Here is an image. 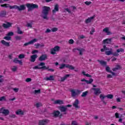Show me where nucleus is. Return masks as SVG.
Segmentation results:
<instances>
[{
	"instance_id": "f257e3e1",
	"label": "nucleus",
	"mask_w": 125,
	"mask_h": 125,
	"mask_svg": "<svg viewBox=\"0 0 125 125\" xmlns=\"http://www.w3.org/2000/svg\"><path fill=\"white\" fill-rule=\"evenodd\" d=\"M49 10H50V7L46 6H44L43 7L42 10V18H43V19L48 20L47 15H48Z\"/></svg>"
},
{
	"instance_id": "f03ea898",
	"label": "nucleus",
	"mask_w": 125,
	"mask_h": 125,
	"mask_svg": "<svg viewBox=\"0 0 125 125\" xmlns=\"http://www.w3.org/2000/svg\"><path fill=\"white\" fill-rule=\"evenodd\" d=\"M9 8L10 9H18L19 11H22V10H25L26 9V6L24 4L21 5L20 7L17 5H14L13 6L10 5Z\"/></svg>"
},
{
	"instance_id": "7ed1b4c3",
	"label": "nucleus",
	"mask_w": 125,
	"mask_h": 125,
	"mask_svg": "<svg viewBox=\"0 0 125 125\" xmlns=\"http://www.w3.org/2000/svg\"><path fill=\"white\" fill-rule=\"evenodd\" d=\"M26 7L28 8V11H31L33 9H36L39 8V5L38 4L33 3H26Z\"/></svg>"
},
{
	"instance_id": "20e7f679",
	"label": "nucleus",
	"mask_w": 125,
	"mask_h": 125,
	"mask_svg": "<svg viewBox=\"0 0 125 125\" xmlns=\"http://www.w3.org/2000/svg\"><path fill=\"white\" fill-rule=\"evenodd\" d=\"M64 68H68L69 70H75V67L73 66L72 65L68 64H61L59 67V69L61 70H62Z\"/></svg>"
},
{
	"instance_id": "39448f33",
	"label": "nucleus",
	"mask_w": 125,
	"mask_h": 125,
	"mask_svg": "<svg viewBox=\"0 0 125 125\" xmlns=\"http://www.w3.org/2000/svg\"><path fill=\"white\" fill-rule=\"evenodd\" d=\"M70 92H71L72 97H76V96L82 93V91L79 89H77L76 91L74 89H72Z\"/></svg>"
},
{
	"instance_id": "423d86ee",
	"label": "nucleus",
	"mask_w": 125,
	"mask_h": 125,
	"mask_svg": "<svg viewBox=\"0 0 125 125\" xmlns=\"http://www.w3.org/2000/svg\"><path fill=\"white\" fill-rule=\"evenodd\" d=\"M77 51H79L80 55H83V52H84V51H85V49H84V48H82L81 49L76 48H74L72 50V51L73 52H77Z\"/></svg>"
},
{
	"instance_id": "0eeeda50",
	"label": "nucleus",
	"mask_w": 125,
	"mask_h": 125,
	"mask_svg": "<svg viewBox=\"0 0 125 125\" xmlns=\"http://www.w3.org/2000/svg\"><path fill=\"white\" fill-rule=\"evenodd\" d=\"M2 27L4 29H8V28H11L12 27V23L9 22H7L6 23H3Z\"/></svg>"
},
{
	"instance_id": "6e6552de",
	"label": "nucleus",
	"mask_w": 125,
	"mask_h": 125,
	"mask_svg": "<svg viewBox=\"0 0 125 125\" xmlns=\"http://www.w3.org/2000/svg\"><path fill=\"white\" fill-rule=\"evenodd\" d=\"M59 11V5L58 4H56L54 6V9L52 10L53 14H55L56 12H58Z\"/></svg>"
},
{
	"instance_id": "1a4fd4ad",
	"label": "nucleus",
	"mask_w": 125,
	"mask_h": 125,
	"mask_svg": "<svg viewBox=\"0 0 125 125\" xmlns=\"http://www.w3.org/2000/svg\"><path fill=\"white\" fill-rule=\"evenodd\" d=\"M37 42V39H34L29 41V42H25L23 44V46H27L28 45H30V44H33V43H34V42Z\"/></svg>"
},
{
	"instance_id": "9d476101",
	"label": "nucleus",
	"mask_w": 125,
	"mask_h": 125,
	"mask_svg": "<svg viewBox=\"0 0 125 125\" xmlns=\"http://www.w3.org/2000/svg\"><path fill=\"white\" fill-rule=\"evenodd\" d=\"M48 66L46 67V66H43L42 67H38V66H34L33 69L34 70H44V69H48Z\"/></svg>"
},
{
	"instance_id": "9b49d317",
	"label": "nucleus",
	"mask_w": 125,
	"mask_h": 125,
	"mask_svg": "<svg viewBox=\"0 0 125 125\" xmlns=\"http://www.w3.org/2000/svg\"><path fill=\"white\" fill-rule=\"evenodd\" d=\"M47 59V55L42 54L39 58V61H44Z\"/></svg>"
},
{
	"instance_id": "f8f14e48",
	"label": "nucleus",
	"mask_w": 125,
	"mask_h": 125,
	"mask_svg": "<svg viewBox=\"0 0 125 125\" xmlns=\"http://www.w3.org/2000/svg\"><path fill=\"white\" fill-rule=\"evenodd\" d=\"M38 58V55L34 54L30 56V62L34 63L36 61V60Z\"/></svg>"
},
{
	"instance_id": "ddd939ff",
	"label": "nucleus",
	"mask_w": 125,
	"mask_h": 125,
	"mask_svg": "<svg viewBox=\"0 0 125 125\" xmlns=\"http://www.w3.org/2000/svg\"><path fill=\"white\" fill-rule=\"evenodd\" d=\"M53 117H54V118H58V117L61 115L60 112L58 110H55L53 113Z\"/></svg>"
},
{
	"instance_id": "4468645a",
	"label": "nucleus",
	"mask_w": 125,
	"mask_h": 125,
	"mask_svg": "<svg viewBox=\"0 0 125 125\" xmlns=\"http://www.w3.org/2000/svg\"><path fill=\"white\" fill-rule=\"evenodd\" d=\"M79 100H75V101L73 104V106L75 107V108H76V109H79V108H80V106H79Z\"/></svg>"
},
{
	"instance_id": "2eb2a0df",
	"label": "nucleus",
	"mask_w": 125,
	"mask_h": 125,
	"mask_svg": "<svg viewBox=\"0 0 125 125\" xmlns=\"http://www.w3.org/2000/svg\"><path fill=\"white\" fill-rule=\"evenodd\" d=\"M81 82H85V83L87 84H90V83H92V82H93V79L92 78H90L89 81L88 80H86L84 79H81Z\"/></svg>"
},
{
	"instance_id": "dca6fc26",
	"label": "nucleus",
	"mask_w": 125,
	"mask_h": 125,
	"mask_svg": "<svg viewBox=\"0 0 125 125\" xmlns=\"http://www.w3.org/2000/svg\"><path fill=\"white\" fill-rule=\"evenodd\" d=\"M94 18H95V16H93L92 17L88 18L85 21V24H88V23H90V22H91V20H93Z\"/></svg>"
},
{
	"instance_id": "f3484780",
	"label": "nucleus",
	"mask_w": 125,
	"mask_h": 125,
	"mask_svg": "<svg viewBox=\"0 0 125 125\" xmlns=\"http://www.w3.org/2000/svg\"><path fill=\"white\" fill-rule=\"evenodd\" d=\"M93 90H94V94L95 95H97V94H100V93H101V91H100V88H93Z\"/></svg>"
},
{
	"instance_id": "a211bd4d",
	"label": "nucleus",
	"mask_w": 125,
	"mask_h": 125,
	"mask_svg": "<svg viewBox=\"0 0 125 125\" xmlns=\"http://www.w3.org/2000/svg\"><path fill=\"white\" fill-rule=\"evenodd\" d=\"M112 42L111 39H106L105 40H104L103 41V43L104 44H108V43H111V42Z\"/></svg>"
},
{
	"instance_id": "6ab92c4d",
	"label": "nucleus",
	"mask_w": 125,
	"mask_h": 125,
	"mask_svg": "<svg viewBox=\"0 0 125 125\" xmlns=\"http://www.w3.org/2000/svg\"><path fill=\"white\" fill-rule=\"evenodd\" d=\"M48 122V120H40L39 121V125H46V124H47Z\"/></svg>"
},
{
	"instance_id": "aec40b11",
	"label": "nucleus",
	"mask_w": 125,
	"mask_h": 125,
	"mask_svg": "<svg viewBox=\"0 0 125 125\" xmlns=\"http://www.w3.org/2000/svg\"><path fill=\"white\" fill-rule=\"evenodd\" d=\"M54 104H59V105H62L64 104V102L61 100H57L54 101Z\"/></svg>"
},
{
	"instance_id": "412c9836",
	"label": "nucleus",
	"mask_w": 125,
	"mask_h": 125,
	"mask_svg": "<svg viewBox=\"0 0 125 125\" xmlns=\"http://www.w3.org/2000/svg\"><path fill=\"white\" fill-rule=\"evenodd\" d=\"M106 96H104V94H102L100 95V99L102 100V101H103V103H104V104H105V105H106V102H105V101H104V99H105V98H106Z\"/></svg>"
},
{
	"instance_id": "4be33fe9",
	"label": "nucleus",
	"mask_w": 125,
	"mask_h": 125,
	"mask_svg": "<svg viewBox=\"0 0 125 125\" xmlns=\"http://www.w3.org/2000/svg\"><path fill=\"white\" fill-rule=\"evenodd\" d=\"M1 43H2L3 45H5V46H9L10 45V44L9 42H8L4 40L1 41Z\"/></svg>"
},
{
	"instance_id": "5701e85b",
	"label": "nucleus",
	"mask_w": 125,
	"mask_h": 125,
	"mask_svg": "<svg viewBox=\"0 0 125 125\" xmlns=\"http://www.w3.org/2000/svg\"><path fill=\"white\" fill-rule=\"evenodd\" d=\"M6 15V11L5 10L1 11L0 12V17H5Z\"/></svg>"
},
{
	"instance_id": "b1692460",
	"label": "nucleus",
	"mask_w": 125,
	"mask_h": 125,
	"mask_svg": "<svg viewBox=\"0 0 125 125\" xmlns=\"http://www.w3.org/2000/svg\"><path fill=\"white\" fill-rule=\"evenodd\" d=\"M35 48H39V47H43V46H44V44H43V43H37L35 44Z\"/></svg>"
},
{
	"instance_id": "393cba45",
	"label": "nucleus",
	"mask_w": 125,
	"mask_h": 125,
	"mask_svg": "<svg viewBox=\"0 0 125 125\" xmlns=\"http://www.w3.org/2000/svg\"><path fill=\"white\" fill-rule=\"evenodd\" d=\"M46 81H54V76L50 75L49 77H46Z\"/></svg>"
},
{
	"instance_id": "a878e982",
	"label": "nucleus",
	"mask_w": 125,
	"mask_h": 125,
	"mask_svg": "<svg viewBox=\"0 0 125 125\" xmlns=\"http://www.w3.org/2000/svg\"><path fill=\"white\" fill-rule=\"evenodd\" d=\"M16 114L20 116H23V115H24V112L22 110H18L16 111Z\"/></svg>"
},
{
	"instance_id": "bb28decb",
	"label": "nucleus",
	"mask_w": 125,
	"mask_h": 125,
	"mask_svg": "<svg viewBox=\"0 0 125 125\" xmlns=\"http://www.w3.org/2000/svg\"><path fill=\"white\" fill-rule=\"evenodd\" d=\"M98 62H99L102 66H106L107 65V62L104 61L98 60Z\"/></svg>"
},
{
	"instance_id": "cd10ccee",
	"label": "nucleus",
	"mask_w": 125,
	"mask_h": 125,
	"mask_svg": "<svg viewBox=\"0 0 125 125\" xmlns=\"http://www.w3.org/2000/svg\"><path fill=\"white\" fill-rule=\"evenodd\" d=\"M103 31L105 33H106L107 35H110L111 33L109 31V28L108 27H105V28H104Z\"/></svg>"
},
{
	"instance_id": "c85d7f7f",
	"label": "nucleus",
	"mask_w": 125,
	"mask_h": 125,
	"mask_svg": "<svg viewBox=\"0 0 125 125\" xmlns=\"http://www.w3.org/2000/svg\"><path fill=\"white\" fill-rule=\"evenodd\" d=\"M66 111H67L66 110H61V113H61V114L60 115V117L61 118V117H62V116H63V115H66V114H67Z\"/></svg>"
},
{
	"instance_id": "c756f323",
	"label": "nucleus",
	"mask_w": 125,
	"mask_h": 125,
	"mask_svg": "<svg viewBox=\"0 0 125 125\" xmlns=\"http://www.w3.org/2000/svg\"><path fill=\"white\" fill-rule=\"evenodd\" d=\"M2 114H3V115H4V116H7V115L9 114V110H3Z\"/></svg>"
},
{
	"instance_id": "7c9ffc66",
	"label": "nucleus",
	"mask_w": 125,
	"mask_h": 125,
	"mask_svg": "<svg viewBox=\"0 0 125 125\" xmlns=\"http://www.w3.org/2000/svg\"><path fill=\"white\" fill-rule=\"evenodd\" d=\"M103 47H104L103 48H102L101 49V51L102 52H104V51H105V50H109V48L107 47L106 46V45H104Z\"/></svg>"
},
{
	"instance_id": "2f4dec72",
	"label": "nucleus",
	"mask_w": 125,
	"mask_h": 125,
	"mask_svg": "<svg viewBox=\"0 0 125 125\" xmlns=\"http://www.w3.org/2000/svg\"><path fill=\"white\" fill-rule=\"evenodd\" d=\"M82 74H83V76H85L87 78H91L92 77L91 75H90L87 73L85 74V72H84V71H83Z\"/></svg>"
},
{
	"instance_id": "473e14b6",
	"label": "nucleus",
	"mask_w": 125,
	"mask_h": 125,
	"mask_svg": "<svg viewBox=\"0 0 125 125\" xmlns=\"http://www.w3.org/2000/svg\"><path fill=\"white\" fill-rule=\"evenodd\" d=\"M106 97H107V98H108L109 99H113V98H114V95L112 94H107L106 96Z\"/></svg>"
},
{
	"instance_id": "72a5a7b5",
	"label": "nucleus",
	"mask_w": 125,
	"mask_h": 125,
	"mask_svg": "<svg viewBox=\"0 0 125 125\" xmlns=\"http://www.w3.org/2000/svg\"><path fill=\"white\" fill-rule=\"evenodd\" d=\"M35 106H36L37 108H40V107H42V104L41 103H38L35 104Z\"/></svg>"
},
{
	"instance_id": "f704fd0d",
	"label": "nucleus",
	"mask_w": 125,
	"mask_h": 125,
	"mask_svg": "<svg viewBox=\"0 0 125 125\" xmlns=\"http://www.w3.org/2000/svg\"><path fill=\"white\" fill-rule=\"evenodd\" d=\"M88 93V92L87 91H86L85 92H83L82 94L81 95V96L82 97H85L86 95H87V94Z\"/></svg>"
},
{
	"instance_id": "c9c22d12",
	"label": "nucleus",
	"mask_w": 125,
	"mask_h": 125,
	"mask_svg": "<svg viewBox=\"0 0 125 125\" xmlns=\"http://www.w3.org/2000/svg\"><path fill=\"white\" fill-rule=\"evenodd\" d=\"M4 40H6V41H11V37L10 36H5L3 38Z\"/></svg>"
},
{
	"instance_id": "e433bc0d",
	"label": "nucleus",
	"mask_w": 125,
	"mask_h": 125,
	"mask_svg": "<svg viewBox=\"0 0 125 125\" xmlns=\"http://www.w3.org/2000/svg\"><path fill=\"white\" fill-rule=\"evenodd\" d=\"M56 52L59 51L60 50V47L59 46H56L54 48Z\"/></svg>"
},
{
	"instance_id": "4c0bfd02",
	"label": "nucleus",
	"mask_w": 125,
	"mask_h": 125,
	"mask_svg": "<svg viewBox=\"0 0 125 125\" xmlns=\"http://www.w3.org/2000/svg\"><path fill=\"white\" fill-rule=\"evenodd\" d=\"M16 41H21L22 40V37L17 36L15 37Z\"/></svg>"
},
{
	"instance_id": "58836bf2",
	"label": "nucleus",
	"mask_w": 125,
	"mask_h": 125,
	"mask_svg": "<svg viewBox=\"0 0 125 125\" xmlns=\"http://www.w3.org/2000/svg\"><path fill=\"white\" fill-rule=\"evenodd\" d=\"M116 52H117L118 53H119V52H125V50L123 48L118 49L116 50Z\"/></svg>"
},
{
	"instance_id": "ea45409f",
	"label": "nucleus",
	"mask_w": 125,
	"mask_h": 125,
	"mask_svg": "<svg viewBox=\"0 0 125 125\" xmlns=\"http://www.w3.org/2000/svg\"><path fill=\"white\" fill-rule=\"evenodd\" d=\"M58 31V28L57 27H54L51 29V31L53 32V33L57 32Z\"/></svg>"
},
{
	"instance_id": "a19ab883",
	"label": "nucleus",
	"mask_w": 125,
	"mask_h": 125,
	"mask_svg": "<svg viewBox=\"0 0 125 125\" xmlns=\"http://www.w3.org/2000/svg\"><path fill=\"white\" fill-rule=\"evenodd\" d=\"M105 54L108 56L111 55V54H113V52L112 51H107L105 52Z\"/></svg>"
},
{
	"instance_id": "79ce46f5",
	"label": "nucleus",
	"mask_w": 125,
	"mask_h": 125,
	"mask_svg": "<svg viewBox=\"0 0 125 125\" xmlns=\"http://www.w3.org/2000/svg\"><path fill=\"white\" fill-rule=\"evenodd\" d=\"M51 54H53V55L54 54H56V51L55 50L54 48L51 49Z\"/></svg>"
},
{
	"instance_id": "37998d69",
	"label": "nucleus",
	"mask_w": 125,
	"mask_h": 125,
	"mask_svg": "<svg viewBox=\"0 0 125 125\" xmlns=\"http://www.w3.org/2000/svg\"><path fill=\"white\" fill-rule=\"evenodd\" d=\"M0 6H1V7H9L10 5H9V4H1Z\"/></svg>"
},
{
	"instance_id": "c03bdc74",
	"label": "nucleus",
	"mask_w": 125,
	"mask_h": 125,
	"mask_svg": "<svg viewBox=\"0 0 125 125\" xmlns=\"http://www.w3.org/2000/svg\"><path fill=\"white\" fill-rule=\"evenodd\" d=\"M19 59H23L25 58V55L24 54H20L19 55Z\"/></svg>"
},
{
	"instance_id": "a18cd8bd",
	"label": "nucleus",
	"mask_w": 125,
	"mask_h": 125,
	"mask_svg": "<svg viewBox=\"0 0 125 125\" xmlns=\"http://www.w3.org/2000/svg\"><path fill=\"white\" fill-rule=\"evenodd\" d=\"M17 33L19 35H22V34H23V32L22 31V30H20V28H19V27L18 28Z\"/></svg>"
},
{
	"instance_id": "49530a36",
	"label": "nucleus",
	"mask_w": 125,
	"mask_h": 125,
	"mask_svg": "<svg viewBox=\"0 0 125 125\" xmlns=\"http://www.w3.org/2000/svg\"><path fill=\"white\" fill-rule=\"evenodd\" d=\"M14 35V33L13 32H8V34L6 35L8 37H11Z\"/></svg>"
},
{
	"instance_id": "de8ad7c7",
	"label": "nucleus",
	"mask_w": 125,
	"mask_h": 125,
	"mask_svg": "<svg viewBox=\"0 0 125 125\" xmlns=\"http://www.w3.org/2000/svg\"><path fill=\"white\" fill-rule=\"evenodd\" d=\"M93 33H95V28H92L90 32V34L93 35Z\"/></svg>"
},
{
	"instance_id": "09e8293b",
	"label": "nucleus",
	"mask_w": 125,
	"mask_h": 125,
	"mask_svg": "<svg viewBox=\"0 0 125 125\" xmlns=\"http://www.w3.org/2000/svg\"><path fill=\"white\" fill-rule=\"evenodd\" d=\"M6 99L5 98V96H2L0 97V101H5Z\"/></svg>"
},
{
	"instance_id": "8fccbe9b",
	"label": "nucleus",
	"mask_w": 125,
	"mask_h": 125,
	"mask_svg": "<svg viewBox=\"0 0 125 125\" xmlns=\"http://www.w3.org/2000/svg\"><path fill=\"white\" fill-rule=\"evenodd\" d=\"M59 108L60 110H67V108H66V106H64L63 105L60 106Z\"/></svg>"
},
{
	"instance_id": "3c124183",
	"label": "nucleus",
	"mask_w": 125,
	"mask_h": 125,
	"mask_svg": "<svg viewBox=\"0 0 125 125\" xmlns=\"http://www.w3.org/2000/svg\"><path fill=\"white\" fill-rule=\"evenodd\" d=\"M105 70H106V72H108V73H110V72L112 71V70H111V68L110 67H109V66H106Z\"/></svg>"
},
{
	"instance_id": "603ef678",
	"label": "nucleus",
	"mask_w": 125,
	"mask_h": 125,
	"mask_svg": "<svg viewBox=\"0 0 125 125\" xmlns=\"http://www.w3.org/2000/svg\"><path fill=\"white\" fill-rule=\"evenodd\" d=\"M19 60H18V58H15L13 60V62L14 63H15L16 64H18V62H19Z\"/></svg>"
},
{
	"instance_id": "864d4df0",
	"label": "nucleus",
	"mask_w": 125,
	"mask_h": 125,
	"mask_svg": "<svg viewBox=\"0 0 125 125\" xmlns=\"http://www.w3.org/2000/svg\"><path fill=\"white\" fill-rule=\"evenodd\" d=\"M68 43H69V44H73V43H74V40L73 39L69 40Z\"/></svg>"
},
{
	"instance_id": "5fc2aeb1",
	"label": "nucleus",
	"mask_w": 125,
	"mask_h": 125,
	"mask_svg": "<svg viewBox=\"0 0 125 125\" xmlns=\"http://www.w3.org/2000/svg\"><path fill=\"white\" fill-rule=\"evenodd\" d=\"M84 3L86 4V5H89L91 4V1H86L84 2Z\"/></svg>"
},
{
	"instance_id": "6e6d98bb",
	"label": "nucleus",
	"mask_w": 125,
	"mask_h": 125,
	"mask_svg": "<svg viewBox=\"0 0 125 125\" xmlns=\"http://www.w3.org/2000/svg\"><path fill=\"white\" fill-rule=\"evenodd\" d=\"M17 70V67L16 66H14L12 68V71H13V72H16Z\"/></svg>"
},
{
	"instance_id": "4d7b16f0",
	"label": "nucleus",
	"mask_w": 125,
	"mask_h": 125,
	"mask_svg": "<svg viewBox=\"0 0 125 125\" xmlns=\"http://www.w3.org/2000/svg\"><path fill=\"white\" fill-rule=\"evenodd\" d=\"M25 82L26 83H30V82H32V79L31 78H26Z\"/></svg>"
},
{
	"instance_id": "13d9d810",
	"label": "nucleus",
	"mask_w": 125,
	"mask_h": 125,
	"mask_svg": "<svg viewBox=\"0 0 125 125\" xmlns=\"http://www.w3.org/2000/svg\"><path fill=\"white\" fill-rule=\"evenodd\" d=\"M44 65H45V63L42 62L40 63L39 66H42V67H43V66H45Z\"/></svg>"
},
{
	"instance_id": "bf43d9fd",
	"label": "nucleus",
	"mask_w": 125,
	"mask_h": 125,
	"mask_svg": "<svg viewBox=\"0 0 125 125\" xmlns=\"http://www.w3.org/2000/svg\"><path fill=\"white\" fill-rule=\"evenodd\" d=\"M26 26L29 27L30 28H33V26L32 25V24H31L30 23H27Z\"/></svg>"
},
{
	"instance_id": "052dcab7",
	"label": "nucleus",
	"mask_w": 125,
	"mask_h": 125,
	"mask_svg": "<svg viewBox=\"0 0 125 125\" xmlns=\"http://www.w3.org/2000/svg\"><path fill=\"white\" fill-rule=\"evenodd\" d=\"M38 52H39V51L38 50H34L32 51V53L33 54H35V53H38Z\"/></svg>"
},
{
	"instance_id": "680f3d73",
	"label": "nucleus",
	"mask_w": 125,
	"mask_h": 125,
	"mask_svg": "<svg viewBox=\"0 0 125 125\" xmlns=\"http://www.w3.org/2000/svg\"><path fill=\"white\" fill-rule=\"evenodd\" d=\"M10 118H14L16 117V115H15V114H11L9 115Z\"/></svg>"
},
{
	"instance_id": "e2e57ef3",
	"label": "nucleus",
	"mask_w": 125,
	"mask_h": 125,
	"mask_svg": "<svg viewBox=\"0 0 125 125\" xmlns=\"http://www.w3.org/2000/svg\"><path fill=\"white\" fill-rule=\"evenodd\" d=\"M112 55H113V56H119V54H118L117 52H114L112 53Z\"/></svg>"
},
{
	"instance_id": "0e129e2a",
	"label": "nucleus",
	"mask_w": 125,
	"mask_h": 125,
	"mask_svg": "<svg viewBox=\"0 0 125 125\" xmlns=\"http://www.w3.org/2000/svg\"><path fill=\"white\" fill-rule=\"evenodd\" d=\"M71 125H78V123L76 122V121H72Z\"/></svg>"
},
{
	"instance_id": "69168bd1",
	"label": "nucleus",
	"mask_w": 125,
	"mask_h": 125,
	"mask_svg": "<svg viewBox=\"0 0 125 125\" xmlns=\"http://www.w3.org/2000/svg\"><path fill=\"white\" fill-rule=\"evenodd\" d=\"M115 117L116 118V119H118L119 118H120L119 113H118L117 112L115 113Z\"/></svg>"
},
{
	"instance_id": "338daca9",
	"label": "nucleus",
	"mask_w": 125,
	"mask_h": 125,
	"mask_svg": "<svg viewBox=\"0 0 125 125\" xmlns=\"http://www.w3.org/2000/svg\"><path fill=\"white\" fill-rule=\"evenodd\" d=\"M69 77H70V74H66L63 77V78L66 80L67 78H69Z\"/></svg>"
},
{
	"instance_id": "774afa93",
	"label": "nucleus",
	"mask_w": 125,
	"mask_h": 125,
	"mask_svg": "<svg viewBox=\"0 0 125 125\" xmlns=\"http://www.w3.org/2000/svg\"><path fill=\"white\" fill-rule=\"evenodd\" d=\"M35 93H41V89L35 90Z\"/></svg>"
}]
</instances>
